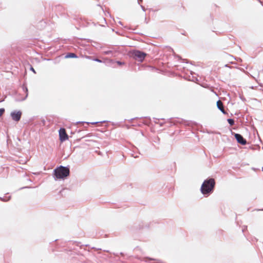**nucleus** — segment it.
I'll return each instance as SVG.
<instances>
[{
  "instance_id": "obj_8",
  "label": "nucleus",
  "mask_w": 263,
  "mask_h": 263,
  "mask_svg": "<svg viewBox=\"0 0 263 263\" xmlns=\"http://www.w3.org/2000/svg\"><path fill=\"white\" fill-rule=\"evenodd\" d=\"M65 57L66 58H77V55L74 53H69L65 56Z\"/></svg>"
},
{
  "instance_id": "obj_20",
  "label": "nucleus",
  "mask_w": 263,
  "mask_h": 263,
  "mask_svg": "<svg viewBox=\"0 0 263 263\" xmlns=\"http://www.w3.org/2000/svg\"><path fill=\"white\" fill-rule=\"evenodd\" d=\"M143 0H138V3L139 4H140L141 2H142Z\"/></svg>"
},
{
  "instance_id": "obj_17",
  "label": "nucleus",
  "mask_w": 263,
  "mask_h": 263,
  "mask_svg": "<svg viewBox=\"0 0 263 263\" xmlns=\"http://www.w3.org/2000/svg\"><path fill=\"white\" fill-rule=\"evenodd\" d=\"M117 63L119 65H123L124 63L123 62H120V61H117Z\"/></svg>"
},
{
  "instance_id": "obj_22",
  "label": "nucleus",
  "mask_w": 263,
  "mask_h": 263,
  "mask_svg": "<svg viewBox=\"0 0 263 263\" xmlns=\"http://www.w3.org/2000/svg\"><path fill=\"white\" fill-rule=\"evenodd\" d=\"M119 24H120V25H123V24H122V23L121 21H119Z\"/></svg>"
},
{
  "instance_id": "obj_11",
  "label": "nucleus",
  "mask_w": 263,
  "mask_h": 263,
  "mask_svg": "<svg viewBox=\"0 0 263 263\" xmlns=\"http://www.w3.org/2000/svg\"><path fill=\"white\" fill-rule=\"evenodd\" d=\"M105 121H100V122H78L77 123H86L88 124H97L98 123H103V122H105Z\"/></svg>"
},
{
  "instance_id": "obj_2",
  "label": "nucleus",
  "mask_w": 263,
  "mask_h": 263,
  "mask_svg": "<svg viewBox=\"0 0 263 263\" xmlns=\"http://www.w3.org/2000/svg\"><path fill=\"white\" fill-rule=\"evenodd\" d=\"M70 170L68 167L60 166L53 171V176L55 179H61L66 178L69 175Z\"/></svg>"
},
{
  "instance_id": "obj_5",
  "label": "nucleus",
  "mask_w": 263,
  "mask_h": 263,
  "mask_svg": "<svg viewBox=\"0 0 263 263\" xmlns=\"http://www.w3.org/2000/svg\"><path fill=\"white\" fill-rule=\"evenodd\" d=\"M22 112L20 110L18 111H12L10 114V116L13 120L18 122L20 120L22 116Z\"/></svg>"
},
{
  "instance_id": "obj_13",
  "label": "nucleus",
  "mask_w": 263,
  "mask_h": 263,
  "mask_svg": "<svg viewBox=\"0 0 263 263\" xmlns=\"http://www.w3.org/2000/svg\"><path fill=\"white\" fill-rule=\"evenodd\" d=\"M112 52V51L111 50H107L104 51V54L105 55H108L111 53Z\"/></svg>"
},
{
  "instance_id": "obj_19",
  "label": "nucleus",
  "mask_w": 263,
  "mask_h": 263,
  "mask_svg": "<svg viewBox=\"0 0 263 263\" xmlns=\"http://www.w3.org/2000/svg\"><path fill=\"white\" fill-rule=\"evenodd\" d=\"M30 70H31L32 71H33L34 73H36L35 70L34 69V68L31 66L30 68Z\"/></svg>"
},
{
  "instance_id": "obj_1",
  "label": "nucleus",
  "mask_w": 263,
  "mask_h": 263,
  "mask_svg": "<svg viewBox=\"0 0 263 263\" xmlns=\"http://www.w3.org/2000/svg\"><path fill=\"white\" fill-rule=\"evenodd\" d=\"M215 185V181L213 178L206 179L201 185V192L203 195L208 196L213 192Z\"/></svg>"
},
{
  "instance_id": "obj_14",
  "label": "nucleus",
  "mask_w": 263,
  "mask_h": 263,
  "mask_svg": "<svg viewBox=\"0 0 263 263\" xmlns=\"http://www.w3.org/2000/svg\"><path fill=\"white\" fill-rule=\"evenodd\" d=\"M10 196H9V197H8L6 199H4V198H3L0 197V200H1V201H7L9 200H10Z\"/></svg>"
},
{
  "instance_id": "obj_10",
  "label": "nucleus",
  "mask_w": 263,
  "mask_h": 263,
  "mask_svg": "<svg viewBox=\"0 0 263 263\" xmlns=\"http://www.w3.org/2000/svg\"><path fill=\"white\" fill-rule=\"evenodd\" d=\"M23 89L24 91L26 93L25 97L22 99V100H25L28 97V89L26 86H23Z\"/></svg>"
},
{
  "instance_id": "obj_15",
  "label": "nucleus",
  "mask_w": 263,
  "mask_h": 263,
  "mask_svg": "<svg viewBox=\"0 0 263 263\" xmlns=\"http://www.w3.org/2000/svg\"><path fill=\"white\" fill-rule=\"evenodd\" d=\"M5 112V109L3 108H0V117H1Z\"/></svg>"
},
{
  "instance_id": "obj_16",
  "label": "nucleus",
  "mask_w": 263,
  "mask_h": 263,
  "mask_svg": "<svg viewBox=\"0 0 263 263\" xmlns=\"http://www.w3.org/2000/svg\"><path fill=\"white\" fill-rule=\"evenodd\" d=\"M149 260H156V259H154L153 258H145V261H148Z\"/></svg>"
},
{
  "instance_id": "obj_7",
  "label": "nucleus",
  "mask_w": 263,
  "mask_h": 263,
  "mask_svg": "<svg viewBox=\"0 0 263 263\" xmlns=\"http://www.w3.org/2000/svg\"><path fill=\"white\" fill-rule=\"evenodd\" d=\"M217 107L223 114L226 115L227 112L225 111L224 109V106L223 103L220 101L218 100L217 103Z\"/></svg>"
},
{
  "instance_id": "obj_21",
  "label": "nucleus",
  "mask_w": 263,
  "mask_h": 263,
  "mask_svg": "<svg viewBox=\"0 0 263 263\" xmlns=\"http://www.w3.org/2000/svg\"><path fill=\"white\" fill-rule=\"evenodd\" d=\"M145 23H146V24L148 23V21H147V19H146V17H145Z\"/></svg>"
},
{
  "instance_id": "obj_9",
  "label": "nucleus",
  "mask_w": 263,
  "mask_h": 263,
  "mask_svg": "<svg viewBox=\"0 0 263 263\" xmlns=\"http://www.w3.org/2000/svg\"><path fill=\"white\" fill-rule=\"evenodd\" d=\"M87 59H91L94 61H96V62H99V63H102V61L98 59V58H92L91 57H90V56H87Z\"/></svg>"
},
{
  "instance_id": "obj_25",
  "label": "nucleus",
  "mask_w": 263,
  "mask_h": 263,
  "mask_svg": "<svg viewBox=\"0 0 263 263\" xmlns=\"http://www.w3.org/2000/svg\"><path fill=\"white\" fill-rule=\"evenodd\" d=\"M262 149H263V146H262Z\"/></svg>"
},
{
  "instance_id": "obj_18",
  "label": "nucleus",
  "mask_w": 263,
  "mask_h": 263,
  "mask_svg": "<svg viewBox=\"0 0 263 263\" xmlns=\"http://www.w3.org/2000/svg\"><path fill=\"white\" fill-rule=\"evenodd\" d=\"M140 7L143 11H146V9L145 8V7L144 6H143L142 5H140Z\"/></svg>"
},
{
  "instance_id": "obj_3",
  "label": "nucleus",
  "mask_w": 263,
  "mask_h": 263,
  "mask_svg": "<svg viewBox=\"0 0 263 263\" xmlns=\"http://www.w3.org/2000/svg\"><path fill=\"white\" fill-rule=\"evenodd\" d=\"M146 55V53L138 50H134L131 52V57L139 62H143Z\"/></svg>"
},
{
  "instance_id": "obj_23",
  "label": "nucleus",
  "mask_w": 263,
  "mask_h": 263,
  "mask_svg": "<svg viewBox=\"0 0 263 263\" xmlns=\"http://www.w3.org/2000/svg\"><path fill=\"white\" fill-rule=\"evenodd\" d=\"M29 187H28V186H26V187H22L20 189H24V188H29Z\"/></svg>"
},
{
  "instance_id": "obj_4",
  "label": "nucleus",
  "mask_w": 263,
  "mask_h": 263,
  "mask_svg": "<svg viewBox=\"0 0 263 263\" xmlns=\"http://www.w3.org/2000/svg\"><path fill=\"white\" fill-rule=\"evenodd\" d=\"M60 140L61 142L65 141L68 138V135L66 132V130L64 128H60L59 130Z\"/></svg>"
},
{
  "instance_id": "obj_6",
  "label": "nucleus",
  "mask_w": 263,
  "mask_h": 263,
  "mask_svg": "<svg viewBox=\"0 0 263 263\" xmlns=\"http://www.w3.org/2000/svg\"><path fill=\"white\" fill-rule=\"evenodd\" d=\"M234 135L237 142L238 143L243 145L246 144L247 140L242 137L241 135L237 133H234Z\"/></svg>"
},
{
  "instance_id": "obj_12",
  "label": "nucleus",
  "mask_w": 263,
  "mask_h": 263,
  "mask_svg": "<svg viewBox=\"0 0 263 263\" xmlns=\"http://www.w3.org/2000/svg\"><path fill=\"white\" fill-rule=\"evenodd\" d=\"M227 121L230 125H233L234 124V120L233 119H228Z\"/></svg>"
},
{
  "instance_id": "obj_24",
  "label": "nucleus",
  "mask_w": 263,
  "mask_h": 263,
  "mask_svg": "<svg viewBox=\"0 0 263 263\" xmlns=\"http://www.w3.org/2000/svg\"><path fill=\"white\" fill-rule=\"evenodd\" d=\"M135 158H137L138 156H134Z\"/></svg>"
}]
</instances>
